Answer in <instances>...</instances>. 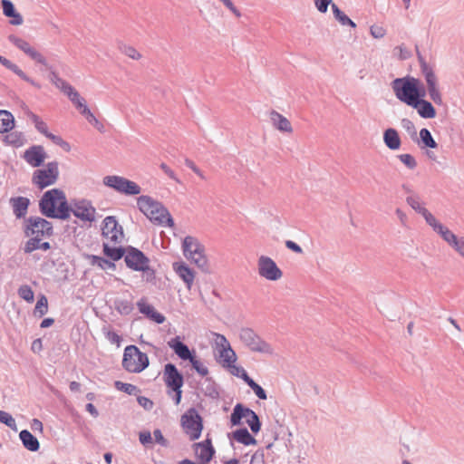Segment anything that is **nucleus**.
Wrapping results in <instances>:
<instances>
[{
  "mask_svg": "<svg viewBox=\"0 0 464 464\" xmlns=\"http://www.w3.org/2000/svg\"><path fill=\"white\" fill-rule=\"evenodd\" d=\"M416 53L418 57V61L420 63V68L421 74L424 77L427 87L423 85L421 81L418 78L415 80L414 85V92H413V100L412 104L416 102L425 100L427 94H429L430 99L437 105H441L443 103L442 95L439 88V80L433 67L429 64L424 57L421 55L418 45H416Z\"/></svg>",
  "mask_w": 464,
  "mask_h": 464,
  "instance_id": "obj_1",
  "label": "nucleus"
},
{
  "mask_svg": "<svg viewBox=\"0 0 464 464\" xmlns=\"http://www.w3.org/2000/svg\"><path fill=\"white\" fill-rule=\"evenodd\" d=\"M139 209L154 224L174 227V220L164 205L150 196H140L137 198Z\"/></svg>",
  "mask_w": 464,
  "mask_h": 464,
  "instance_id": "obj_2",
  "label": "nucleus"
},
{
  "mask_svg": "<svg viewBox=\"0 0 464 464\" xmlns=\"http://www.w3.org/2000/svg\"><path fill=\"white\" fill-rule=\"evenodd\" d=\"M150 364L149 357L136 345H128L124 349L122 367L129 372L139 373Z\"/></svg>",
  "mask_w": 464,
  "mask_h": 464,
  "instance_id": "obj_3",
  "label": "nucleus"
},
{
  "mask_svg": "<svg viewBox=\"0 0 464 464\" xmlns=\"http://www.w3.org/2000/svg\"><path fill=\"white\" fill-rule=\"evenodd\" d=\"M182 249L184 256L191 259L198 268L205 272L208 270L205 248L196 237L187 236L183 240Z\"/></svg>",
  "mask_w": 464,
  "mask_h": 464,
  "instance_id": "obj_4",
  "label": "nucleus"
},
{
  "mask_svg": "<svg viewBox=\"0 0 464 464\" xmlns=\"http://www.w3.org/2000/svg\"><path fill=\"white\" fill-rule=\"evenodd\" d=\"M24 233L26 237L44 239L53 235V224L40 217H29L24 221Z\"/></svg>",
  "mask_w": 464,
  "mask_h": 464,
  "instance_id": "obj_5",
  "label": "nucleus"
},
{
  "mask_svg": "<svg viewBox=\"0 0 464 464\" xmlns=\"http://www.w3.org/2000/svg\"><path fill=\"white\" fill-rule=\"evenodd\" d=\"M240 341L252 352L273 354L272 346L263 340L252 328L243 327L239 331Z\"/></svg>",
  "mask_w": 464,
  "mask_h": 464,
  "instance_id": "obj_6",
  "label": "nucleus"
},
{
  "mask_svg": "<svg viewBox=\"0 0 464 464\" xmlns=\"http://www.w3.org/2000/svg\"><path fill=\"white\" fill-rule=\"evenodd\" d=\"M415 80V77L407 75L396 78L391 83L396 98L408 106L412 104Z\"/></svg>",
  "mask_w": 464,
  "mask_h": 464,
  "instance_id": "obj_7",
  "label": "nucleus"
},
{
  "mask_svg": "<svg viewBox=\"0 0 464 464\" xmlns=\"http://www.w3.org/2000/svg\"><path fill=\"white\" fill-rule=\"evenodd\" d=\"M102 182L106 187L127 196H134L141 192V188L136 182L124 177L117 175L106 176L103 178Z\"/></svg>",
  "mask_w": 464,
  "mask_h": 464,
  "instance_id": "obj_8",
  "label": "nucleus"
},
{
  "mask_svg": "<svg viewBox=\"0 0 464 464\" xmlns=\"http://www.w3.org/2000/svg\"><path fill=\"white\" fill-rule=\"evenodd\" d=\"M181 426L191 440L200 437L203 430L202 418L195 408L188 409L181 416Z\"/></svg>",
  "mask_w": 464,
  "mask_h": 464,
  "instance_id": "obj_9",
  "label": "nucleus"
},
{
  "mask_svg": "<svg viewBox=\"0 0 464 464\" xmlns=\"http://www.w3.org/2000/svg\"><path fill=\"white\" fill-rule=\"evenodd\" d=\"M60 199H64V192L59 188H53L44 192L39 201L41 214L48 218L55 216V208Z\"/></svg>",
  "mask_w": 464,
  "mask_h": 464,
  "instance_id": "obj_10",
  "label": "nucleus"
},
{
  "mask_svg": "<svg viewBox=\"0 0 464 464\" xmlns=\"http://www.w3.org/2000/svg\"><path fill=\"white\" fill-rule=\"evenodd\" d=\"M59 176L58 163L52 161L47 163L46 169H37L33 174V183L43 189L54 184Z\"/></svg>",
  "mask_w": 464,
  "mask_h": 464,
  "instance_id": "obj_11",
  "label": "nucleus"
},
{
  "mask_svg": "<svg viewBox=\"0 0 464 464\" xmlns=\"http://www.w3.org/2000/svg\"><path fill=\"white\" fill-rule=\"evenodd\" d=\"M102 235L113 245L121 244L124 238L123 228L114 216H108L102 221Z\"/></svg>",
  "mask_w": 464,
  "mask_h": 464,
  "instance_id": "obj_12",
  "label": "nucleus"
},
{
  "mask_svg": "<svg viewBox=\"0 0 464 464\" xmlns=\"http://www.w3.org/2000/svg\"><path fill=\"white\" fill-rule=\"evenodd\" d=\"M124 261L127 267L138 272L140 270H146L147 264H150V259L145 256V254L131 246L126 247Z\"/></svg>",
  "mask_w": 464,
  "mask_h": 464,
  "instance_id": "obj_13",
  "label": "nucleus"
},
{
  "mask_svg": "<svg viewBox=\"0 0 464 464\" xmlns=\"http://www.w3.org/2000/svg\"><path fill=\"white\" fill-rule=\"evenodd\" d=\"M258 274L260 276L269 280V281H276L279 280L283 272L277 266L276 262L269 256H261L258 258Z\"/></svg>",
  "mask_w": 464,
  "mask_h": 464,
  "instance_id": "obj_14",
  "label": "nucleus"
},
{
  "mask_svg": "<svg viewBox=\"0 0 464 464\" xmlns=\"http://www.w3.org/2000/svg\"><path fill=\"white\" fill-rule=\"evenodd\" d=\"M8 41L12 43L14 46H16L19 50L24 52L35 63H40L44 66H47L46 58L41 53H39L37 50L32 47L27 41L14 34H10L8 36Z\"/></svg>",
  "mask_w": 464,
  "mask_h": 464,
  "instance_id": "obj_15",
  "label": "nucleus"
},
{
  "mask_svg": "<svg viewBox=\"0 0 464 464\" xmlns=\"http://www.w3.org/2000/svg\"><path fill=\"white\" fill-rule=\"evenodd\" d=\"M72 214L82 221L93 222L95 220L96 208L90 200H74L72 202Z\"/></svg>",
  "mask_w": 464,
  "mask_h": 464,
  "instance_id": "obj_16",
  "label": "nucleus"
},
{
  "mask_svg": "<svg viewBox=\"0 0 464 464\" xmlns=\"http://www.w3.org/2000/svg\"><path fill=\"white\" fill-rule=\"evenodd\" d=\"M163 380L166 386L169 389L182 388L184 384V377L179 372L175 364L169 362L164 366Z\"/></svg>",
  "mask_w": 464,
  "mask_h": 464,
  "instance_id": "obj_17",
  "label": "nucleus"
},
{
  "mask_svg": "<svg viewBox=\"0 0 464 464\" xmlns=\"http://www.w3.org/2000/svg\"><path fill=\"white\" fill-rule=\"evenodd\" d=\"M46 153L40 145H34L24 151V159L33 167H40L44 164Z\"/></svg>",
  "mask_w": 464,
  "mask_h": 464,
  "instance_id": "obj_18",
  "label": "nucleus"
},
{
  "mask_svg": "<svg viewBox=\"0 0 464 464\" xmlns=\"http://www.w3.org/2000/svg\"><path fill=\"white\" fill-rule=\"evenodd\" d=\"M168 345L173 350L175 354L183 361H188L195 354V351H191L188 346L180 340L179 336L171 338L168 342Z\"/></svg>",
  "mask_w": 464,
  "mask_h": 464,
  "instance_id": "obj_19",
  "label": "nucleus"
},
{
  "mask_svg": "<svg viewBox=\"0 0 464 464\" xmlns=\"http://www.w3.org/2000/svg\"><path fill=\"white\" fill-rule=\"evenodd\" d=\"M137 306L140 314L146 315L150 320L154 321L157 324H162L165 321V316L157 312L154 307L147 303L146 298H141L138 301Z\"/></svg>",
  "mask_w": 464,
  "mask_h": 464,
  "instance_id": "obj_20",
  "label": "nucleus"
},
{
  "mask_svg": "<svg viewBox=\"0 0 464 464\" xmlns=\"http://www.w3.org/2000/svg\"><path fill=\"white\" fill-rule=\"evenodd\" d=\"M410 107L415 109L420 115V117L423 119H433L436 117V109L432 105V103L427 100L420 101L414 102Z\"/></svg>",
  "mask_w": 464,
  "mask_h": 464,
  "instance_id": "obj_21",
  "label": "nucleus"
},
{
  "mask_svg": "<svg viewBox=\"0 0 464 464\" xmlns=\"http://www.w3.org/2000/svg\"><path fill=\"white\" fill-rule=\"evenodd\" d=\"M438 235L441 237V238L455 251L459 248L460 245V241L462 240V237H458L451 230H450L444 225L438 227V229L435 231Z\"/></svg>",
  "mask_w": 464,
  "mask_h": 464,
  "instance_id": "obj_22",
  "label": "nucleus"
},
{
  "mask_svg": "<svg viewBox=\"0 0 464 464\" xmlns=\"http://www.w3.org/2000/svg\"><path fill=\"white\" fill-rule=\"evenodd\" d=\"M173 268L177 275L184 281L188 289L191 288L194 281V273L185 263L176 262L173 264Z\"/></svg>",
  "mask_w": 464,
  "mask_h": 464,
  "instance_id": "obj_23",
  "label": "nucleus"
},
{
  "mask_svg": "<svg viewBox=\"0 0 464 464\" xmlns=\"http://www.w3.org/2000/svg\"><path fill=\"white\" fill-rule=\"evenodd\" d=\"M270 121L273 126L280 131L291 133L293 128L290 121L282 114L273 110L270 112Z\"/></svg>",
  "mask_w": 464,
  "mask_h": 464,
  "instance_id": "obj_24",
  "label": "nucleus"
},
{
  "mask_svg": "<svg viewBox=\"0 0 464 464\" xmlns=\"http://www.w3.org/2000/svg\"><path fill=\"white\" fill-rule=\"evenodd\" d=\"M10 203L13 207V212L16 218H22L25 217L28 207L30 205L29 198L25 197H15L10 199Z\"/></svg>",
  "mask_w": 464,
  "mask_h": 464,
  "instance_id": "obj_25",
  "label": "nucleus"
},
{
  "mask_svg": "<svg viewBox=\"0 0 464 464\" xmlns=\"http://www.w3.org/2000/svg\"><path fill=\"white\" fill-rule=\"evenodd\" d=\"M383 141L387 148L396 150L401 147V139L398 131L393 128H389L383 132Z\"/></svg>",
  "mask_w": 464,
  "mask_h": 464,
  "instance_id": "obj_26",
  "label": "nucleus"
},
{
  "mask_svg": "<svg viewBox=\"0 0 464 464\" xmlns=\"http://www.w3.org/2000/svg\"><path fill=\"white\" fill-rule=\"evenodd\" d=\"M251 409L242 403H237L230 415V422L232 426H238L242 423V419L251 414Z\"/></svg>",
  "mask_w": 464,
  "mask_h": 464,
  "instance_id": "obj_27",
  "label": "nucleus"
},
{
  "mask_svg": "<svg viewBox=\"0 0 464 464\" xmlns=\"http://www.w3.org/2000/svg\"><path fill=\"white\" fill-rule=\"evenodd\" d=\"M0 63L5 66L6 69L10 70L14 73H15L22 80L31 83L34 86L40 87L32 78L27 76L15 63H12L10 60L6 59L4 56L0 55Z\"/></svg>",
  "mask_w": 464,
  "mask_h": 464,
  "instance_id": "obj_28",
  "label": "nucleus"
},
{
  "mask_svg": "<svg viewBox=\"0 0 464 464\" xmlns=\"http://www.w3.org/2000/svg\"><path fill=\"white\" fill-rule=\"evenodd\" d=\"M19 438L25 449L30 451H37L40 448V443L35 436H34L29 430H23L19 433Z\"/></svg>",
  "mask_w": 464,
  "mask_h": 464,
  "instance_id": "obj_29",
  "label": "nucleus"
},
{
  "mask_svg": "<svg viewBox=\"0 0 464 464\" xmlns=\"http://www.w3.org/2000/svg\"><path fill=\"white\" fill-rule=\"evenodd\" d=\"M195 446L200 448L199 458L203 462L202 464H206L212 459L215 454V449L209 439H207L202 442L196 443Z\"/></svg>",
  "mask_w": 464,
  "mask_h": 464,
  "instance_id": "obj_30",
  "label": "nucleus"
},
{
  "mask_svg": "<svg viewBox=\"0 0 464 464\" xmlns=\"http://www.w3.org/2000/svg\"><path fill=\"white\" fill-rule=\"evenodd\" d=\"M232 438L245 446L256 445L257 442L246 428H240L233 431Z\"/></svg>",
  "mask_w": 464,
  "mask_h": 464,
  "instance_id": "obj_31",
  "label": "nucleus"
},
{
  "mask_svg": "<svg viewBox=\"0 0 464 464\" xmlns=\"http://www.w3.org/2000/svg\"><path fill=\"white\" fill-rule=\"evenodd\" d=\"M46 70L49 71V79L53 84L55 85L58 89H60L64 94L72 88L71 84H69L66 81L60 78L57 72L53 70V67L47 63V66H44Z\"/></svg>",
  "mask_w": 464,
  "mask_h": 464,
  "instance_id": "obj_32",
  "label": "nucleus"
},
{
  "mask_svg": "<svg viewBox=\"0 0 464 464\" xmlns=\"http://www.w3.org/2000/svg\"><path fill=\"white\" fill-rule=\"evenodd\" d=\"M14 127V115L6 110H0V133H7L12 130Z\"/></svg>",
  "mask_w": 464,
  "mask_h": 464,
  "instance_id": "obj_33",
  "label": "nucleus"
},
{
  "mask_svg": "<svg viewBox=\"0 0 464 464\" xmlns=\"http://www.w3.org/2000/svg\"><path fill=\"white\" fill-rule=\"evenodd\" d=\"M71 213H72V203L71 206L68 204L66 197L64 196V199H60L55 208V216H53L52 218H59L62 220H66L70 218Z\"/></svg>",
  "mask_w": 464,
  "mask_h": 464,
  "instance_id": "obj_34",
  "label": "nucleus"
},
{
  "mask_svg": "<svg viewBox=\"0 0 464 464\" xmlns=\"http://www.w3.org/2000/svg\"><path fill=\"white\" fill-rule=\"evenodd\" d=\"M103 254L112 261H118L126 255V248L122 246H111L109 243H103Z\"/></svg>",
  "mask_w": 464,
  "mask_h": 464,
  "instance_id": "obj_35",
  "label": "nucleus"
},
{
  "mask_svg": "<svg viewBox=\"0 0 464 464\" xmlns=\"http://www.w3.org/2000/svg\"><path fill=\"white\" fill-rule=\"evenodd\" d=\"M43 239H36V238H29L24 247V251L26 254H30L37 249H41L44 251H47L51 248V245L49 242H41Z\"/></svg>",
  "mask_w": 464,
  "mask_h": 464,
  "instance_id": "obj_36",
  "label": "nucleus"
},
{
  "mask_svg": "<svg viewBox=\"0 0 464 464\" xmlns=\"http://www.w3.org/2000/svg\"><path fill=\"white\" fill-rule=\"evenodd\" d=\"M3 141L6 145H11L15 148H20L24 145L26 140L23 132L21 131H13L6 134Z\"/></svg>",
  "mask_w": 464,
  "mask_h": 464,
  "instance_id": "obj_37",
  "label": "nucleus"
},
{
  "mask_svg": "<svg viewBox=\"0 0 464 464\" xmlns=\"http://www.w3.org/2000/svg\"><path fill=\"white\" fill-rule=\"evenodd\" d=\"M25 113H26L27 117L34 124V127L37 130V131H39L41 134L47 137V135H49V133H50L48 130L47 124L44 121H42V119L38 115H36L30 110L27 109Z\"/></svg>",
  "mask_w": 464,
  "mask_h": 464,
  "instance_id": "obj_38",
  "label": "nucleus"
},
{
  "mask_svg": "<svg viewBox=\"0 0 464 464\" xmlns=\"http://www.w3.org/2000/svg\"><path fill=\"white\" fill-rule=\"evenodd\" d=\"M332 10L334 18L342 25H348L353 28L356 27V24L352 19H350L335 4H332Z\"/></svg>",
  "mask_w": 464,
  "mask_h": 464,
  "instance_id": "obj_39",
  "label": "nucleus"
},
{
  "mask_svg": "<svg viewBox=\"0 0 464 464\" xmlns=\"http://www.w3.org/2000/svg\"><path fill=\"white\" fill-rule=\"evenodd\" d=\"M219 357L222 360L223 367L227 368V364L235 363L237 361V354L234 350L229 346L219 350Z\"/></svg>",
  "mask_w": 464,
  "mask_h": 464,
  "instance_id": "obj_40",
  "label": "nucleus"
},
{
  "mask_svg": "<svg viewBox=\"0 0 464 464\" xmlns=\"http://www.w3.org/2000/svg\"><path fill=\"white\" fill-rule=\"evenodd\" d=\"M91 264L96 266L102 270L115 269L116 266L112 261H110L104 257L92 255L90 256Z\"/></svg>",
  "mask_w": 464,
  "mask_h": 464,
  "instance_id": "obj_41",
  "label": "nucleus"
},
{
  "mask_svg": "<svg viewBox=\"0 0 464 464\" xmlns=\"http://www.w3.org/2000/svg\"><path fill=\"white\" fill-rule=\"evenodd\" d=\"M79 111L86 106L85 100L72 87L65 93Z\"/></svg>",
  "mask_w": 464,
  "mask_h": 464,
  "instance_id": "obj_42",
  "label": "nucleus"
},
{
  "mask_svg": "<svg viewBox=\"0 0 464 464\" xmlns=\"http://www.w3.org/2000/svg\"><path fill=\"white\" fill-rule=\"evenodd\" d=\"M420 139L425 148L435 149L438 147V143L433 139L430 131L426 128L420 130Z\"/></svg>",
  "mask_w": 464,
  "mask_h": 464,
  "instance_id": "obj_43",
  "label": "nucleus"
},
{
  "mask_svg": "<svg viewBox=\"0 0 464 464\" xmlns=\"http://www.w3.org/2000/svg\"><path fill=\"white\" fill-rule=\"evenodd\" d=\"M114 304L115 309L122 315L130 314L134 309L132 302L129 300L117 299Z\"/></svg>",
  "mask_w": 464,
  "mask_h": 464,
  "instance_id": "obj_44",
  "label": "nucleus"
},
{
  "mask_svg": "<svg viewBox=\"0 0 464 464\" xmlns=\"http://www.w3.org/2000/svg\"><path fill=\"white\" fill-rule=\"evenodd\" d=\"M48 311V300L45 295H42L34 306V314L39 317L44 316Z\"/></svg>",
  "mask_w": 464,
  "mask_h": 464,
  "instance_id": "obj_45",
  "label": "nucleus"
},
{
  "mask_svg": "<svg viewBox=\"0 0 464 464\" xmlns=\"http://www.w3.org/2000/svg\"><path fill=\"white\" fill-rule=\"evenodd\" d=\"M251 414L246 417V423L249 426L253 433L256 434L261 430V421L258 415L251 410Z\"/></svg>",
  "mask_w": 464,
  "mask_h": 464,
  "instance_id": "obj_46",
  "label": "nucleus"
},
{
  "mask_svg": "<svg viewBox=\"0 0 464 464\" xmlns=\"http://www.w3.org/2000/svg\"><path fill=\"white\" fill-rule=\"evenodd\" d=\"M114 387L121 392H123L129 395H136L140 390L136 385L131 383L122 382L121 381H116L114 382Z\"/></svg>",
  "mask_w": 464,
  "mask_h": 464,
  "instance_id": "obj_47",
  "label": "nucleus"
},
{
  "mask_svg": "<svg viewBox=\"0 0 464 464\" xmlns=\"http://www.w3.org/2000/svg\"><path fill=\"white\" fill-rule=\"evenodd\" d=\"M407 204L417 213L421 214L426 209L420 204V197L418 194H412L406 198Z\"/></svg>",
  "mask_w": 464,
  "mask_h": 464,
  "instance_id": "obj_48",
  "label": "nucleus"
},
{
  "mask_svg": "<svg viewBox=\"0 0 464 464\" xmlns=\"http://www.w3.org/2000/svg\"><path fill=\"white\" fill-rule=\"evenodd\" d=\"M18 295L26 302L32 303L34 299V294L31 286L23 285L18 288Z\"/></svg>",
  "mask_w": 464,
  "mask_h": 464,
  "instance_id": "obj_49",
  "label": "nucleus"
},
{
  "mask_svg": "<svg viewBox=\"0 0 464 464\" xmlns=\"http://www.w3.org/2000/svg\"><path fill=\"white\" fill-rule=\"evenodd\" d=\"M193 369L201 376H207L208 374V369L197 359L196 353L188 360Z\"/></svg>",
  "mask_w": 464,
  "mask_h": 464,
  "instance_id": "obj_50",
  "label": "nucleus"
},
{
  "mask_svg": "<svg viewBox=\"0 0 464 464\" xmlns=\"http://www.w3.org/2000/svg\"><path fill=\"white\" fill-rule=\"evenodd\" d=\"M0 422L5 424L11 430L17 431V426H16L15 420L13 418V416L10 413L1 411V410H0Z\"/></svg>",
  "mask_w": 464,
  "mask_h": 464,
  "instance_id": "obj_51",
  "label": "nucleus"
},
{
  "mask_svg": "<svg viewBox=\"0 0 464 464\" xmlns=\"http://www.w3.org/2000/svg\"><path fill=\"white\" fill-rule=\"evenodd\" d=\"M102 333L106 339L112 344H116L117 346H120L121 342V337L114 331L109 329V327H103Z\"/></svg>",
  "mask_w": 464,
  "mask_h": 464,
  "instance_id": "obj_52",
  "label": "nucleus"
},
{
  "mask_svg": "<svg viewBox=\"0 0 464 464\" xmlns=\"http://www.w3.org/2000/svg\"><path fill=\"white\" fill-rule=\"evenodd\" d=\"M401 125L409 133L412 140L417 138V130L414 123L410 119H402L401 121Z\"/></svg>",
  "mask_w": 464,
  "mask_h": 464,
  "instance_id": "obj_53",
  "label": "nucleus"
},
{
  "mask_svg": "<svg viewBox=\"0 0 464 464\" xmlns=\"http://www.w3.org/2000/svg\"><path fill=\"white\" fill-rule=\"evenodd\" d=\"M420 215L424 218L426 223L430 226L434 231L438 229V227L442 225L427 208L422 211Z\"/></svg>",
  "mask_w": 464,
  "mask_h": 464,
  "instance_id": "obj_54",
  "label": "nucleus"
},
{
  "mask_svg": "<svg viewBox=\"0 0 464 464\" xmlns=\"http://www.w3.org/2000/svg\"><path fill=\"white\" fill-rule=\"evenodd\" d=\"M120 50L122 53L133 60H139L141 54L132 46L122 44L120 46Z\"/></svg>",
  "mask_w": 464,
  "mask_h": 464,
  "instance_id": "obj_55",
  "label": "nucleus"
},
{
  "mask_svg": "<svg viewBox=\"0 0 464 464\" xmlns=\"http://www.w3.org/2000/svg\"><path fill=\"white\" fill-rule=\"evenodd\" d=\"M46 138L51 140L54 144L60 146L65 151H70V150H71L70 144L67 141L63 140L62 137L54 135L50 132Z\"/></svg>",
  "mask_w": 464,
  "mask_h": 464,
  "instance_id": "obj_56",
  "label": "nucleus"
},
{
  "mask_svg": "<svg viewBox=\"0 0 464 464\" xmlns=\"http://www.w3.org/2000/svg\"><path fill=\"white\" fill-rule=\"evenodd\" d=\"M398 158L410 169H414L417 167V161L411 154H401Z\"/></svg>",
  "mask_w": 464,
  "mask_h": 464,
  "instance_id": "obj_57",
  "label": "nucleus"
},
{
  "mask_svg": "<svg viewBox=\"0 0 464 464\" xmlns=\"http://www.w3.org/2000/svg\"><path fill=\"white\" fill-rule=\"evenodd\" d=\"M1 5L3 8V14L6 17L16 11L14 5L10 0H1Z\"/></svg>",
  "mask_w": 464,
  "mask_h": 464,
  "instance_id": "obj_58",
  "label": "nucleus"
},
{
  "mask_svg": "<svg viewBox=\"0 0 464 464\" xmlns=\"http://www.w3.org/2000/svg\"><path fill=\"white\" fill-rule=\"evenodd\" d=\"M314 2L317 10L323 14L326 13L328 10V6L334 4L332 0H314Z\"/></svg>",
  "mask_w": 464,
  "mask_h": 464,
  "instance_id": "obj_59",
  "label": "nucleus"
},
{
  "mask_svg": "<svg viewBox=\"0 0 464 464\" xmlns=\"http://www.w3.org/2000/svg\"><path fill=\"white\" fill-rule=\"evenodd\" d=\"M153 436H154V440H155L156 443L160 444L162 447L169 446L168 440L164 438V436L160 429L154 430Z\"/></svg>",
  "mask_w": 464,
  "mask_h": 464,
  "instance_id": "obj_60",
  "label": "nucleus"
},
{
  "mask_svg": "<svg viewBox=\"0 0 464 464\" xmlns=\"http://www.w3.org/2000/svg\"><path fill=\"white\" fill-rule=\"evenodd\" d=\"M227 368L229 370L232 375L239 377L241 379L243 378L244 373H247L243 367L235 365V363L227 364Z\"/></svg>",
  "mask_w": 464,
  "mask_h": 464,
  "instance_id": "obj_61",
  "label": "nucleus"
},
{
  "mask_svg": "<svg viewBox=\"0 0 464 464\" xmlns=\"http://www.w3.org/2000/svg\"><path fill=\"white\" fill-rule=\"evenodd\" d=\"M139 440L143 446L152 444L151 433L149 430L140 431L139 434Z\"/></svg>",
  "mask_w": 464,
  "mask_h": 464,
  "instance_id": "obj_62",
  "label": "nucleus"
},
{
  "mask_svg": "<svg viewBox=\"0 0 464 464\" xmlns=\"http://www.w3.org/2000/svg\"><path fill=\"white\" fill-rule=\"evenodd\" d=\"M264 450H256L251 457L250 464H265Z\"/></svg>",
  "mask_w": 464,
  "mask_h": 464,
  "instance_id": "obj_63",
  "label": "nucleus"
},
{
  "mask_svg": "<svg viewBox=\"0 0 464 464\" xmlns=\"http://www.w3.org/2000/svg\"><path fill=\"white\" fill-rule=\"evenodd\" d=\"M137 401L145 410H151L153 407V401L145 396H138Z\"/></svg>",
  "mask_w": 464,
  "mask_h": 464,
  "instance_id": "obj_64",
  "label": "nucleus"
}]
</instances>
